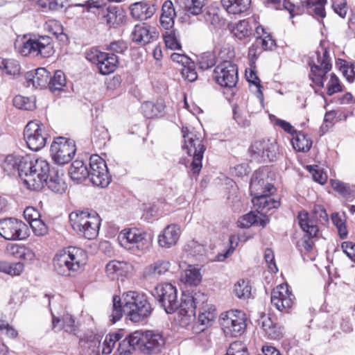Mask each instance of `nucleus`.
<instances>
[{
	"mask_svg": "<svg viewBox=\"0 0 355 355\" xmlns=\"http://www.w3.org/2000/svg\"><path fill=\"white\" fill-rule=\"evenodd\" d=\"M153 309L147 297L137 291L124 293L122 297L114 295L110 320L114 324L120 320L125 313L133 322H139L148 318Z\"/></svg>",
	"mask_w": 355,
	"mask_h": 355,
	"instance_id": "obj_1",
	"label": "nucleus"
},
{
	"mask_svg": "<svg viewBox=\"0 0 355 355\" xmlns=\"http://www.w3.org/2000/svg\"><path fill=\"white\" fill-rule=\"evenodd\" d=\"M20 166L21 179L31 190L42 189L51 171L46 160L42 158L33 159L29 155L24 156Z\"/></svg>",
	"mask_w": 355,
	"mask_h": 355,
	"instance_id": "obj_2",
	"label": "nucleus"
},
{
	"mask_svg": "<svg viewBox=\"0 0 355 355\" xmlns=\"http://www.w3.org/2000/svg\"><path fill=\"white\" fill-rule=\"evenodd\" d=\"M87 255L81 248L69 246L58 251L53 257L55 270L61 275L70 276L86 264Z\"/></svg>",
	"mask_w": 355,
	"mask_h": 355,
	"instance_id": "obj_3",
	"label": "nucleus"
},
{
	"mask_svg": "<svg viewBox=\"0 0 355 355\" xmlns=\"http://www.w3.org/2000/svg\"><path fill=\"white\" fill-rule=\"evenodd\" d=\"M69 221L72 228L87 239H94L98 234L101 219L97 214L85 211H73L69 214Z\"/></svg>",
	"mask_w": 355,
	"mask_h": 355,
	"instance_id": "obj_4",
	"label": "nucleus"
},
{
	"mask_svg": "<svg viewBox=\"0 0 355 355\" xmlns=\"http://www.w3.org/2000/svg\"><path fill=\"white\" fill-rule=\"evenodd\" d=\"M309 65L311 68L309 78L313 83L320 87H323L327 73L331 69V58L329 50L321 47V51L317 50L310 57Z\"/></svg>",
	"mask_w": 355,
	"mask_h": 355,
	"instance_id": "obj_5",
	"label": "nucleus"
},
{
	"mask_svg": "<svg viewBox=\"0 0 355 355\" xmlns=\"http://www.w3.org/2000/svg\"><path fill=\"white\" fill-rule=\"evenodd\" d=\"M182 133L184 140L183 148L187 150V154L193 157L191 164V171L193 173L198 175L202 168V160L206 148L201 139L194 132L183 129Z\"/></svg>",
	"mask_w": 355,
	"mask_h": 355,
	"instance_id": "obj_6",
	"label": "nucleus"
},
{
	"mask_svg": "<svg viewBox=\"0 0 355 355\" xmlns=\"http://www.w3.org/2000/svg\"><path fill=\"white\" fill-rule=\"evenodd\" d=\"M15 45V48H18L19 53L24 56L34 53L36 55H40L46 58L51 56L53 53L52 39L47 35L29 38L23 42L22 44H19L17 41Z\"/></svg>",
	"mask_w": 355,
	"mask_h": 355,
	"instance_id": "obj_7",
	"label": "nucleus"
},
{
	"mask_svg": "<svg viewBox=\"0 0 355 355\" xmlns=\"http://www.w3.org/2000/svg\"><path fill=\"white\" fill-rule=\"evenodd\" d=\"M220 324L226 336L236 337L241 335L245 329V315L239 310L226 311L220 315Z\"/></svg>",
	"mask_w": 355,
	"mask_h": 355,
	"instance_id": "obj_8",
	"label": "nucleus"
},
{
	"mask_svg": "<svg viewBox=\"0 0 355 355\" xmlns=\"http://www.w3.org/2000/svg\"><path fill=\"white\" fill-rule=\"evenodd\" d=\"M278 151L277 144L274 139L254 141L249 148L252 161L262 162L273 161Z\"/></svg>",
	"mask_w": 355,
	"mask_h": 355,
	"instance_id": "obj_9",
	"label": "nucleus"
},
{
	"mask_svg": "<svg viewBox=\"0 0 355 355\" xmlns=\"http://www.w3.org/2000/svg\"><path fill=\"white\" fill-rule=\"evenodd\" d=\"M76 151L74 141L62 137L56 138L51 146V155L54 162L60 165L71 162Z\"/></svg>",
	"mask_w": 355,
	"mask_h": 355,
	"instance_id": "obj_10",
	"label": "nucleus"
},
{
	"mask_svg": "<svg viewBox=\"0 0 355 355\" xmlns=\"http://www.w3.org/2000/svg\"><path fill=\"white\" fill-rule=\"evenodd\" d=\"M160 306L168 314H172L178 308V291L171 284L157 285L153 293Z\"/></svg>",
	"mask_w": 355,
	"mask_h": 355,
	"instance_id": "obj_11",
	"label": "nucleus"
},
{
	"mask_svg": "<svg viewBox=\"0 0 355 355\" xmlns=\"http://www.w3.org/2000/svg\"><path fill=\"white\" fill-rule=\"evenodd\" d=\"M212 77L221 87H234L239 79L238 67L231 61L224 60L215 67Z\"/></svg>",
	"mask_w": 355,
	"mask_h": 355,
	"instance_id": "obj_12",
	"label": "nucleus"
},
{
	"mask_svg": "<svg viewBox=\"0 0 355 355\" xmlns=\"http://www.w3.org/2000/svg\"><path fill=\"white\" fill-rule=\"evenodd\" d=\"M297 220L300 228L305 234L299 242L298 247L302 252H309L313 250L314 241L313 239L317 236L318 227L313 223V221L309 218V214L306 211H300Z\"/></svg>",
	"mask_w": 355,
	"mask_h": 355,
	"instance_id": "obj_13",
	"label": "nucleus"
},
{
	"mask_svg": "<svg viewBox=\"0 0 355 355\" xmlns=\"http://www.w3.org/2000/svg\"><path fill=\"white\" fill-rule=\"evenodd\" d=\"M28 227L13 218L0 220V235L6 240H23L28 236Z\"/></svg>",
	"mask_w": 355,
	"mask_h": 355,
	"instance_id": "obj_14",
	"label": "nucleus"
},
{
	"mask_svg": "<svg viewBox=\"0 0 355 355\" xmlns=\"http://www.w3.org/2000/svg\"><path fill=\"white\" fill-rule=\"evenodd\" d=\"M42 125L37 121H30L24 130V138L28 148L37 151L45 146L47 135L44 133Z\"/></svg>",
	"mask_w": 355,
	"mask_h": 355,
	"instance_id": "obj_15",
	"label": "nucleus"
},
{
	"mask_svg": "<svg viewBox=\"0 0 355 355\" xmlns=\"http://www.w3.org/2000/svg\"><path fill=\"white\" fill-rule=\"evenodd\" d=\"M270 298L272 305L283 311L292 306L295 296L289 291L288 284H281L272 291Z\"/></svg>",
	"mask_w": 355,
	"mask_h": 355,
	"instance_id": "obj_16",
	"label": "nucleus"
},
{
	"mask_svg": "<svg viewBox=\"0 0 355 355\" xmlns=\"http://www.w3.org/2000/svg\"><path fill=\"white\" fill-rule=\"evenodd\" d=\"M144 239L145 234L137 229H124L118 236V241L121 246L134 252L140 249V243Z\"/></svg>",
	"mask_w": 355,
	"mask_h": 355,
	"instance_id": "obj_17",
	"label": "nucleus"
},
{
	"mask_svg": "<svg viewBox=\"0 0 355 355\" xmlns=\"http://www.w3.org/2000/svg\"><path fill=\"white\" fill-rule=\"evenodd\" d=\"M157 37L156 28L146 23L135 25L131 33L132 40L142 46L155 40Z\"/></svg>",
	"mask_w": 355,
	"mask_h": 355,
	"instance_id": "obj_18",
	"label": "nucleus"
},
{
	"mask_svg": "<svg viewBox=\"0 0 355 355\" xmlns=\"http://www.w3.org/2000/svg\"><path fill=\"white\" fill-rule=\"evenodd\" d=\"M165 345V339L162 334L153 331L144 332L141 352L144 354H157L161 352Z\"/></svg>",
	"mask_w": 355,
	"mask_h": 355,
	"instance_id": "obj_19",
	"label": "nucleus"
},
{
	"mask_svg": "<svg viewBox=\"0 0 355 355\" xmlns=\"http://www.w3.org/2000/svg\"><path fill=\"white\" fill-rule=\"evenodd\" d=\"M266 175L261 171H255L252 175L250 184V194L253 197L263 193H273L275 191V187L268 182Z\"/></svg>",
	"mask_w": 355,
	"mask_h": 355,
	"instance_id": "obj_20",
	"label": "nucleus"
},
{
	"mask_svg": "<svg viewBox=\"0 0 355 355\" xmlns=\"http://www.w3.org/2000/svg\"><path fill=\"white\" fill-rule=\"evenodd\" d=\"M180 234L181 230L179 225L175 224L167 225L158 236L159 246L163 248H172L177 243Z\"/></svg>",
	"mask_w": 355,
	"mask_h": 355,
	"instance_id": "obj_21",
	"label": "nucleus"
},
{
	"mask_svg": "<svg viewBox=\"0 0 355 355\" xmlns=\"http://www.w3.org/2000/svg\"><path fill=\"white\" fill-rule=\"evenodd\" d=\"M130 10L133 18L143 21L150 18L155 13L156 7L153 4L142 1L131 4Z\"/></svg>",
	"mask_w": 355,
	"mask_h": 355,
	"instance_id": "obj_22",
	"label": "nucleus"
},
{
	"mask_svg": "<svg viewBox=\"0 0 355 355\" xmlns=\"http://www.w3.org/2000/svg\"><path fill=\"white\" fill-rule=\"evenodd\" d=\"M271 194L263 193L252 198V202L258 213L266 214L271 209L279 207L280 202L272 198Z\"/></svg>",
	"mask_w": 355,
	"mask_h": 355,
	"instance_id": "obj_23",
	"label": "nucleus"
},
{
	"mask_svg": "<svg viewBox=\"0 0 355 355\" xmlns=\"http://www.w3.org/2000/svg\"><path fill=\"white\" fill-rule=\"evenodd\" d=\"M26 79L35 88H46L49 83L50 72L45 68H38L35 71H28L26 73Z\"/></svg>",
	"mask_w": 355,
	"mask_h": 355,
	"instance_id": "obj_24",
	"label": "nucleus"
},
{
	"mask_svg": "<svg viewBox=\"0 0 355 355\" xmlns=\"http://www.w3.org/2000/svg\"><path fill=\"white\" fill-rule=\"evenodd\" d=\"M258 322L268 338L277 340L282 337L283 328L277 323L274 322L269 316L263 314Z\"/></svg>",
	"mask_w": 355,
	"mask_h": 355,
	"instance_id": "obj_25",
	"label": "nucleus"
},
{
	"mask_svg": "<svg viewBox=\"0 0 355 355\" xmlns=\"http://www.w3.org/2000/svg\"><path fill=\"white\" fill-rule=\"evenodd\" d=\"M196 298L191 295H183L181 302H178V308L176 311L182 319L189 321L196 317Z\"/></svg>",
	"mask_w": 355,
	"mask_h": 355,
	"instance_id": "obj_26",
	"label": "nucleus"
},
{
	"mask_svg": "<svg viewBox=\"0 0 355 355\" xmlns=\"http://www.w3.org/2000/svg\"><path fill=\"white\" fill-rule=\"evenodd\" d=\"M171 266L169 261L158 259L144 269L143 275L145 278H157L168 272Z\"/></svg>",
	"mask_w": 355,
	"mask_h": 355,
	"instance_id": "obj_27",
	"label": "nucleus"
},
{
	"mask_svg": "<svg viewBox=\"0 0 355 355\" xmlns=\"http://www.w3.org/2000/svg\"><path fill=\"white\" fill-rule=\"evenodd\" d=\"M176 12L171 1H164L162 7V14L159 17L161 26L165 30H169L174 26V19Z\"/></svg>",
	"mask_w": 355,
	"mask_h": 355,
	"instance_id": "obj_28",
	"label": "nucleus"
},
{
	"mask_svg": "<svg viewBox=\"0 0 355 355\" xmlns=\"http://www.w3.org/2000/svg\"><path fill=\"white\" fill-rule=\"evenodd\" d=\"M69 175L72 180L79 183L89 178V172L87 165L82 161H73L69 168Z\"/></svg>",
	"mask_w": 355,
	"mask_h": 355,
	"instance_id": "obj_29",
	"label": "nucleus"
},
{
	"mask_svg": "<svg viewBox=\"0 0 355 355\" xmlns=\"http://www.w3.org/2000/svg\"><path fill=\"white\" fill-rule=\"evenodd\" d=\"M62 173L59 174L58 170L52 168L44 185H47L49 189L55 193H62L64 192L67 186L62 178Z\"/></svg>",
	"mask_w": 355,
	"mask_h": 355,
	"instance_id": "obj_30",
	"label": "nucleus"
},
{
	"mask_svg": "<svg viewBox=\"0 0 355 355\" xmlns=\"http://www.w3.org/2000/svg\"><path fill=\"white\" fill-rule=\"evenodd\" d=\"M223 7L232 15H239L249 8L250 0H221Z\"/></svg>",
	"mask_w": 355,
	"mask_h": 355,
	"instance_id": "obj_31",
	"label": "nucleus"
},
{
	"mask_svg": "<svg viewBox=\"0 0 355 355\" xmlns=\"http://www.w3.org/2000/svg\"><path fill=\"white\" fill-rule=\"evenodd\" d=\"M118 57L116 54L105 53L98 64L99 71L103 75H107L114 72L117 67Z\"/></svg>",
	"mask_w": 355,
	"mask_h": 355,
	"instance_id": "obj_32",
	"label": "nucleus"
},
{
	"mask_svg": "<svg viewBox=\"0 0 355 355\" xmlns=\"http://www.w3.org/2000/svg\"><path fill=\"white\" fill-rule=\"evenodd\" d=\"M24 157H16L12 155H9L6 157L3 163L2 168L8 175H15V172L18 173L19 176L21 178V162Z\"/></svg>",
	"mask_w": 355,
	"mask_h": 355,
	"instance_id": "obj_33",
	"label": "nucleus"
},
{
	"mask_svg": "<svg viewBox=\"0 0 355 355\" xmlns=\"http://www.w3.org/2000/svg\"><path fill=\"white\" fill-rule=\"evenodd\" d=\"M165 105L162 101L153 103L148 101L142 105L141 109L144 115L146 118H154L164 114Z\"/></svg>",
	"mask_w": 355,
	"mask_h": 355,
	"instance_id": "obj_34",
	"label": "nucleus"
},
{
	"mask_svg": "<svg viewBox=\"0 0 355 355\" xmlns=\"http://www.w3.org/2000/svg\"><path fill=\"white\" fill-rule=\"evenodd\" d=\"M301 3L309 13L313 12L315 17L324 18L326 16L324 5L327 0H301Z\"/></svg>",
	"mask_w": 355,
	"mask_h": 355,
	"instance_id": "obj_35",
	"label": "nucleus"
},
{
	"mask_svg": "<svg viewBox=\"0 0 355 355\" xmlns=\"http://www.w3.org/2000/svg\"><path fill=\"white\" fill-rule=\"evenodd\" d=\"M124 15L123 10L118 6H110L107 8V14L104 16L106 24L109 26L115 27L123 22Z\"/></svg>",
	"mask_w": 355,
	"mask_h": 355,
	"instance_id": "obj_36",
	"label": "nucleus"
},
{
	"mask_svg": "<svg viewBox=\"0 0 355 355\" xmlns=\"http://www.w3.org/2000/svg\"><path fill=\"white\" fill-rule=\"evenodd\" d=\"M181 279L189 286H196L202 280L200 270L193 266H189L182 275Z\"/></svg>",
	"mask_w": 355,
	"mask_h": 355,
	"instance_id": "obj_37",
	"label": "nucleus"
},
{
	"mask_svg": "<svg viewBox=\"0 0 355 355\" xmlns=\"http://www.w3.org/2000/svg\"><path fill=\"white\" fill-rule=\"evenodd\" d=\"M66 84L67 80L64 72L61 70H58L54 73L53 76L50 75L48 88L51 92L55 93V92L63 90Z\"/></svg>",
	"mask_w": 355,
	"mask_h": 355,
	"instance_id": "obj_38",
	"label": "nucleus"
},
{
	"mask_svg": "<svg viewBox=\"0 0 355 355\" xmlns=\"http://www.w3.org/2000/svg\"><path fill=\"white\" fill-rule=\"evenodd\" d=\"M296 136L292 139V145L299 152H307L312 146V141L304 133L296 132Z\"/></svg>",
	"mask_w": 355,
	"mask_h": 355,
	"instance_id": "obj_39",
	"label": "nucleus"
},
{
	"mask_svg": "<svg viewBox=\"0 0 355 355\" xmlns=\"http://www.w3.org/2000/svg\"><path fill=\"white\" fill-rule=\"evenodd\" d=\"M105 171H96L89 172V178L92 183L97 187L102 188L107 187L111 182V176L109 173L108 169H106L105 174Z\"/></svg>",
	"mask_w": 355,
	"mask_h": 355,
	"instance_id": "obj_40",
	"label": "nucleus"
},
{
	"mask_svg": "<svg viewBox=\"0 0 355 355\" xmlns=\"http://www.w3.org/2000/svg\"><path fill=\"white\" fill-rule=\"evenodd\" d=\"M163 38L165 45L167 48L172 50H178L181 49V44L179 42V34L176 30L171 28L166 30L163 33Z\"/></svg>",
	"mask_w": 355,
	"mask_h": 355,
	"instance_id": "obj_41",
	"label": "nucleus"
},
{
	"mask_svg": "<svg viewBox=\"0 0 355 355\" xmlns=\"http://www.w3.org/2000/svg\"><path fill=\"white\" fill-rule=\"evenodd\" d=\"M8 250L10 254L20 259L31 260L33 257V252L25 246L17 244H11L8 247Z\"/></svg>",
	"mask_w": 355,
	"mask_h": 355,
	"instance_id": "obj_42",
	"label": "nucleus"
},
{
	"mask_svg": "<svg viewBox=\"0 0 355 355\" xmlns=\"http://www.w3.org/2000/svg\"><path fill=\"white\" fill-rule=\"evenodd\" d=\"M24 266L21 262L9 263L0 261V272L9 275H19L24 270Z\"/></svg>",
	"mask_w": 355,
	"mask_h": 355,
	"instance_id": "obj_43",
	"label": "nucleus"
},
{
	"mask_svg": "<svg viewBox=\"0 0 355 355\" xmlns=\"http://www.w3.org/2000/svg\"><path fill=\"white\" fill-rule=\"evenodd\" d=\"M232 33L239 40H243L251 35V27L250 23L247 20H241L233 27Z\"/></svg>",
	"mask_w": 355,
	"mask_h": 355,
	"instance_id": "obj_44",
	"label": "nucleus"
},
{
	"mask_svg": "<svg viewBox=\"0 0 355 355\" xmlns=\"http://www.w3.org/2000/svg\"><path fill=\"white\" fill-rule=\"evenodd\" d=\"M204 19L206 23L215 28H220L224 24L218 14V10L215 8H208L204 14Z\"/></svg>",
	"mask_w": 355,
	"mask_h": 355,
	"instance_id": "obj_45",
	"label": "nucleus"
},
{
	"mask_svg": "<svg viewBox=\"0 0 355 355\" xmlns=\"http://www.w3.org/2000/svg\"><path fill=\"white\" fill-rule=\"evenodd\" d=\"M332 188L345 198H351L353 196L354 187L349 184L344 183L338 180H331Z\"/></svg>",
	"mask_w": 355,
	"mask_h": 355,
	"instance_id": "obj_46",
	"label": "nucleus"
},
{
	"mask_svg": "<svg viewBox=\"0 0 355 355\" xmlns=\"http://www.w3.org/2000/svg\"><path fill=\"white\" fill-rule=\"evenodd\" d=\"M198 63L200 69H208L216 64V57L213 52H205L198 56Z\"/></svg>",
	"mask_w": 355,
	"mask_h": 355,
	"instance_id": "obj_47",
	"label": "nucleus"
},
{
	"mask_svg": "<svg viewBox=\"0 0 355 355\" xmlns=\"http://www.w3.org/2000/svg\"><path fill=\"white\" fill-rule=\"evenodd\" d=\"M123 272V263L121 262L114 260L106 265V273L112 279L122 275Z\"/></svg>",
	"mask_w": 355,
	"mask_h": 355,
	"instance_id": "obj_48",
	"label": "nucleus"
},
{
	"mask_svg": "<svg viewBox=\"0 0 355 355\" xmlns=\"http://www.w3.org/2000/svg\"><path fill=\"white\" fill-rule=\"evenodd\" d=\"M89 172L105 171L107 169L106 162L98 155H92L89 157ZM105 174V172H104Z\"/></svg>",
	"mask_w": 355,
	"mask_h": 355,
	"instance_id": "obj_49",
	"label": "nucleus"
},
{
	"mask_svg": "<svg viewBox=\"0 0 355 355\" xmlns=\"http://www.w3.org/2000/svg\"><path fill=\"white\" fill-rule=\"evenodd\" d=\"M234 293L239 298H248L251 295V286L249 282L240 280L234 285Z\"/></svg>",
	"mask_w": 355,
	"mask_h": 355,
	"instance_id": "obj_50",
	"label": "nucleus"
},
{
	"mask_svg": "<svg viewBox=\"0 0 355 355\" xmlns=\"http://www.w3.org/2000/svg\"><path fill=\"white\" fill-rule=\"evenodd\" d=\"M62 329H64V331L76 335L78 327L75 324V319L71 315L68 313L64 314L62 318Z\"/></svg>",
	"mask_w": 355,
	"mask_h": 355,
	"instance_id": "obj_51",
	"label": "nucleus"
},
{
	"mask_svg": "<svg viewBox=\"0 0 355 355\" xmlns=\"http://www.w3.org/2000/svg\"><path fill=\"white\" fill-rule=\"evenodd\" d=\"M205 0H187L185 8L187 11L193 15L201 13Z\"/></svg>",
	"mask_w": 355,
	"mask_h": 355,
	"instance_id": "obj_52",
	"label": "nucleus"
},
{
	"mask_svg": "<svg viewBox=\"0 0 355 355\" xmlns=\"http://www.w3.org/2000/svg\"><path fill=\"white\" fill-rule=\"evenodd\" d=\"M14 105L18 108L25 110H31L35 107V103L28 98L23 96H16L13 99Z\"/></svg>",
	"mask_w": 355,
	"mask_h": 355,
	"instance_id": "obj_53",
	"label": "nucleus"
},
{
	"mask_svg": "<svg viewBox=\"0 0 355 355\" xmlns=\"http://www.w3.org/2000/svg\"><path fill=\"white\" fill-rule=\"evenodd\" d=\"M85 55L88 61L98 65L102 57L105 56V53L101 51L96 47H92L85 51Z\"/></svg>",
	"mask_w": 355,
	"mask_h": 355,
	"instance_id": "obj_54",
	"label": "nucleus"
},
{
	"mask_svg": "<svg viewBox=\"0 0 355 355\" xmlns=\"http://www.w3.org/2000/svg\"><path fill=\"white\" fill-rule=\"evenodd\" d=\"M182 77L189 81L193 82L198 78V74L195 69L194 62L191 61V64H186L181 69Z\"/></svg>",
	"mask_w": 355,
	"mask_h": 355,
	"instance_id": "obj_55",
	"label": "nucleus"
},
{
	"mask_svg": "<svg viewBox=\"0 0 355 355\" xmlns=\"http://www.w3.org/2000/svg\"><path fill=\"white\" fill-rule=\"evenodd\" d=\"M144 336V332L137 331L130 334L128 337H126V339L129 341L130 344H131V347H132L134 350L138 349L141 351Z\"/></svg>",
	"mask_w": 355,
	"mask_h": 355,
	"instance_id": "obj_56",
	"label": "nucleus"
},
{
	"mask_svg": "<svg viewBox=\"0 0 355 355\" xmlns=\"http://www.w3.org/2000/svg\"><path fill=\"white\" fill-rule=\"evenodd\" d=\"M239 226L241 228H247L258 223V216L254 212H250L243 216L238 221Z\"/></svg>",
	"mask_w": 355,
	"mask_h": 355,
	"instance_id": "obj_57",
	"label": "nucleus"
},
{
	"mask_svg": "<svg viewBox=\"0 0 355 355\" xmlns=\"http://www.w3.org/2000/svg\"><path fill=\"white\" fill-rule=\"evenodd\" d=\"M29 225L36 236H42L46 235L48 232L47 226L40 218L37 220H33Z\"/></svg>",
	"mask_w": 355,
	"mask_h": 355,
	"instance_id": "obj_58",
	"label": "nucleus"
},
{
	"mask_svg": "<svg viewBox=\"0 0 355 355\" xmlns=\"http://www.w3.org/2000/svg\"><path fill=\"white\" fill-rule=\"evenodd\" d=\"M342 91V86L340 80L336 74L331 73L329 83L327 85V94L332 96L333 94Z\"/></svg>",
	"mask_w": 355,
	"mask_h": 355,
	"instance_id": "obj_59",
	"label": "nucleus"
},
{
	"mask_svg": "<svg viewBox=\"0 0 355 355\" xmlns=\"http://www.w3.org/2000/svg\"><path fill=\"white\" fill-rule=\"evenodd\" d=\"M340 70L342 71L343 76L347 78L349 83H353L355 79L354 68L352 67V65L349 66L345 60H340Z\"/></svg>",
	"mask_w": 355,
	"mask_h": 355,
	"instance_id": "obj_60",
	"label": "nucleus"
},
{
	"mask_svg": "<svg viewBox=\"0 0 355 355\" xmlns=\"http://www.w3.org/2000/svg\"><path fill=\"white\" fill-rule=\"evenodd\" d=\"M332 8L340 17H345L347 11L345 0H332Z\"/></svg>",
	"mask_w": 355,
	"mask_h": 355,
	"instance_id": "obj_61",
	"label": "nucleus"
},
{
	"mask_svg": "<svg viewBox=\"0 0 355 355\" xmlns=\"http://www.w3.org/2000/svg\"><path fill=\"white\" fill-rule=\"evenodd\" d=\"M247 80L249 83L253 84L257 87V96L259 98L262 99L263 94L261 90V80L256 75L253 70H250L249 73H246Z\"/></svg>",
	"mask_w": 355,
	"mask_h": 355,
	"instance_id": "obj_62",
	"label": "nucleus"
},
{
	"mask_svg": "<svg viewBox=\"0 0 355 355\" xmlns=\"http://www.w3.org/2000/svg\"><path fill=\"white\" fill-rule=\"evenodd\" d=\"M127 49L128 46L122 40H119L111 42L106 49L112 52V53L115 54L123 53Z\"/></svg>",
	"mask_w": 355,
	"mask_h": 355,
	"instance_id": "obj_63",
	"label": "nucleus"
},
{
	"mask_svg": "<svg viewBox=\"0 0 355 355\" xmlns=\"http://www.w3.org/2000/svg\"><path fill=\"white\" fill-rule=\"evenodd\" d=\"M341 248L347 256L355 262V243L352 241H344L341 244Z\"/></svg>",
	"mask_w": 355,
	"mask_h": 355,
	"instance_id": "obj_64",
	"label": "nucleus"
}]
</instances>
